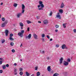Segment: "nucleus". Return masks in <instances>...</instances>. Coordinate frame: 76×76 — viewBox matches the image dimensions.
Segmentation results:
<instances>
[{
	"label": "nucleus",
	"mask_w": 76,
	"mask_h": 76,
	"mask_svg": "<svg viewBox=\"0 0 76 76\" xmlns=\"http://www.w3.org/2000/svg\"><path fill=\"white\" fill-rule=\"evenodd\" d=\"M7 23V20H6L4 23L1 24L2 27H5V26H6V25Z\"/></svg>",
	"instance_id": "f257e3e1"
},
{
	"label": "nucleus",
	"mask_w": 76,
	"mask_h": 76,
	"mask_svg": "<svg viewBox=\"0 0 76 76\" xmlns=\"http://www.w3.org/2000/svg\"><path fill=\"white\" fill-rule=\"evenodd\" d=\"M14 75H18V69L14 68Z\"/></svg>",
	"instance_id": "f03ea898"
},
{
	"label": "nucleus",
	"mask_w": 76,
	"mask_h": 76,
	"mask_svg": "<svg viewBox=\"0 0 76 76\" xmlns=\"http://www.w3.org/2000/svg\"><path fill=\"white\" fill-rule=\"evenodd\" d=\"M39 4L42 8H43V7H44V4H42V1H39Z\"/></svg>",
	"instance_id": "7ed1b4c3"
},
{
	"label": "nucleus",
	"mask_w": 76,
	"mask_h": 76,
	"mask_svg": "<svg viewBox=\"0 0 76 76\" xmlns=\"http://www.w3.org/2000/svg\"><path fill=\"white\" fill-rule=\"evenodd\" d=\"M64 65L66 66H68L69 65V63L66 61H64Z\"/></svg>",
	"instance_id": "20e7f679"
},
{
	"label": "nucleus",
	"mask_w": 76,
	"mask_h": 76,
	"mask_svg": "<svg viewBox=\"0 0 76 76\" xmlns=\"http://www.w3.org/2000/svg\"><path fill=\"white\" fill-rule=\"evenodd\" d=\"M33 36L35 39H38V36L37 34H35V33H34Z\"/></svg>",
	"instance_id": "39448f33"
},
{
	"label": "nucleus",
	"mask_w": 76,
	"mask_h": 76,
	"mask_svg": "<svg viewBox=\"0 0 76 76\" xmlns=\"http://www.w3.org/2000/svg\"><path fill=\"white\" fill-rule=\"evenodd\" d=\"M62 48L63 50H64V48H66V49H67V47H66L65 45L64 44L62 46Z\"/></svg>",
	"instance_id": "423d86ee"
},
{
	"label": "nucleus",
	"mask_w": 76,
	"mask_h": 76,
	"mask_svg": "<svg viewBox=\"0 0 76 76\" xmlns=\"http://www.w3.org/2000/svg\"><path fill=\"white\" fill-rule=\"evenodd\" d=\"M31 38V34H29L28 35V36H27L26 37V39H28V38H29V39H30Z\"/></svg>",
	"instance_id": "0eeeda50"
},
{
	"label": "nucleus",
	"mask_w": 76,
	"mask_h": 76,
	"mask_svg": "<svg viewBox=\"0 0 76 76\" xmlns=\"http://www.w3.org/2000/svg\"><path fill=\"white\" fill-rule=\"evenodd\" d=\"M22 13H20L18 14L17 16L18 18H20V16H22Z\"/></svg>",
	"instance_id": "6e6552de"
},
{
	"label": "nucleus",
	"mask_w": 76,
	"mask_h": 76,
	"mask_svg": "<svg viewBox=\"0 0 76 76\" xmlns=\"http://www.w3.org/2000/svg\"><path fill=\"white\" fill-rule=\"evenodd\" d=\"M47 70L48 72H50V71H51V66H48V67Z\"/></svg>",
	"instance_id": "1a4fd4ad"
},
{
	"label": "nucleus",
	"mask_w": 76,
	"mask_h": 76,
	"mask_svg": "<svg viewBox=\"0 0 76 76\" xmlns=\"http://www.w3.org/2000/svg\"><path fill=\"white\" fill-rule=\"evenodd\" d=\"M18 35L19 36H20L21 37H23V34H22V33H21V32H19L18 34Z\"/></svg>",
	"instance_id": "9d476101"
},
{
	"label": "nucleus",
	"mask_w": 76,
	"mask_h": 76,
	"mask_svg": "<svg viewBox=\"0 0 76 76\" xmlns=\"http://www.w3.org/2000/svg\"><path fill=\"white\" fill-rule=\"evenodd\" d=\"M6 36H8V34L9 33V31L7 30H6L5 31Z\"/></svg>",
	"instance_id": "9b49d317"
},
{
	"label": "nucleus",
	"mask_w": 76,
	"mask_h": 76,
	"mask_svg": "<svg viewBox=\"0 0 76 76\" xmlns=\"http://www.w3.org/2000/svg\"><path fill=\"white\" fill-rule=\"evenodd\" d=\"M63 58H61L59 59L60 64H61V63H62V62H63Z\"/></svg>",
	"instance_id": "f8f14e48"
},
{
	"label": "nucleus",
	"mask_w": 76,
	"mask_h": 76,
	"mask_svg": "<svg viewBox=\"0 0 76 76\" xmlns=\"http://www.w3.org/2000/svg\"><path fill=\"white\" fill-rule=\"evenodd\" d=\"M64 7V4L63 3H62L61 6V9H62V8H63Z\"/></svg>",
	"instance_id": "ddd939ff"
},
{
	"label": "nucleus",
	"mask_w": 76,
	"mask_h": 76,
	"mask_svg": "<svg viewBox=\"0 0 76 76\" xmlns=\"http://www.w3.org/2000/svg\"><path fill=\"white\" fill-rule=\"evenodd\" d=\"M56 18H59V19H61V17L60 16V15H56Z\"/></svg>",
	"instance_id": "4468645a"
},
{
	"label": "nucleus",
	"mask_w": 76,
	"mask_h": 76,
	"mask_svg": "<svg viewBox=\"0 0 76 76\" xmlns=\"http://www.w3.org/2000/svg\"><path fill=\"white\" fill-rule=\"evenodd\" d=\"M43 23L44 24H47L48 23V20H45L44 21Z\"/></svg>",
	"instance_id": "2eb2a0df"
},
{
	"label": "nucleus",
	"mask_w": 76,
	"mask_h": 76,
	"mask_svg": "<svg viewBox=\"0 0 76 76\" xmlns=\"http://www.w3.org/2000/svg\"><path fill=\"white\" fill-rule=\"evenodd\" d=\"M59 12L61 14L63 13V10L62 9L60 10H59Z\"/></svg>",
	"instance_id": "dca6fc26"
},
{
	"label": "nucleus",
	"mask_w": 76,
	"mask_h": 76,
	"mask_svg": "<svg viewBox=\"0 0 76 76\" xmlns=\"http://www.w3.org/2000/svg\"><path fill=\"white\" fill-rule=\"evenodd\" d=\"M41 74V73L39 72H37V76H40V75Z\"/></svg>",
	"instance_id": "f3484780"
},
{
	"label": "nucleus",
	"mask_w": 76,
	"mask_h": 76,
	"mask_svg": "<svg viewBox=\"0 0 76 76\" xmlns=\"http://www.w3.org/2000/svg\"><path fill=\"white\" fill-rule=\"evenodd\" d=\"M27 22V23L28 24H29V23H32V22L31 21L29 20H26Z\"/></svg>",
	"instance_id": "a211bd4d"
},
{
	"label": "nucleus",
	"mask_w": 76,
	"mask_h": 76,
	"mask_svg": "<svg viewBox=\"0 0 76 76\" xmlns=\"http://www.w3.org/2000/svg\"><path fill=\"white\" fill-rule=\"evenodd\" d=\"M2 67L4 70L6 69V65H4L2 66Z\"/></svg>",
	"instance_id": "6ab92c4d"
},
{
	"label": "nucleus",
	"mask_w": 76,
	"mask_h": 76,
	"mask_svg": "<svg viewBox=\"0 0 76 76\" xmlns=\"http://www.w3.org/2000/svg\"><path fill=\"white\" fill-rule=\"evenodd\" d=\"M25 7L24 4H22V9H25Z\"/></svg>",
	"instance_id": "aec40b11"
},
{
	"label": "nucleus",
	"mask_w": 76,
	"mask_h": 76,
	"mask_svg": "<svg viewBox=\"0 0 76 76\" xmlns=\"http://www.w3.org/2000/svg\"><path fill=\"white\" fill-rule=\"evenodd\" d=\"M20 26H21V27H22L23 26V24L22 22L20 23Z\"/></svg>",
	"instance_id": "412c9836"
},
{
	"label": "nucleus",
	"mask_w": 76,
	"mask_h": 76,
	"mask_svg": "<svg viewBox=\"0 0 76 76\" xmlns=\"http://www.w3.org/2000/svg\"><path fill=\"white\" fill-rule=\"evenodd\" d=\"M13 6L15 7H17V6H18V4L15 3L14 4Z\"/></svg>",
	"instance_id": "4be33fe9"
},
{
	"label": "nucleus",
	"mask_w": 76,
	"mask_h": 76,
	"mask_svg": "<svg viewBox=\"0 0 76 76\" xmlns=\"http://www.w3.org/2000/svg\"><path fill=\"white\" fill-rule=\"evenodd\" d=\"M10 45L11 46H13V45H14V43L11 42Z\"/></svg>",
	"instance_id": "5701e85b"
},
{
	"label": "nucleus",
	"mask_w": 76,
	"mask_h": 76,
	"mask_svg": "<svg viewBox=\"0 0 76 76\" xmlns=\"http://www.w3.org/2000/svg\"><path fill=\"white\" fill-rule=\"evenodd\" d=\"M23 72H20V76H22L23 75Z\"/></svg>",
	"instance_id": "b1692460"
},
{
	"label": "nucleus",
	"mask_w": 76,
	"mask_h": 76,
	"mask_svg": "<svg viewBox=\"0 0 76 76\" xmlns=\"http://www.w3.org/2000/svg\"><path fill=\"white\" fill-rule=\"evenodd\" d=\"M66 23H64L63 24V26L64 27V28H66Z\"/></svg>",
	"instance_id": "393cba45"
},
{
	"label": "nucleus",
	"mask_w": 76,
	"mask_h": 76,
	"mask_svg": "<svg viewBox=\"0 0 76 76\" xmlns=\"http://www.w3.org/2000/svg\"><path fill=\"white\" fill-rule=\"evenodd\" d=\"M26 75H27V76H29V74L28 72H26Z\"/></svg>",
	"instance_id": "a878e982"
},
{
	"label": "nucleus",
	"mask_w": 76,
	"mask_h": 76,
	"mask_svg": "<svg viewBox=\"0 0 76 76\" xmlns=\"http://www.w3.org/2000/svg\"><path fill=\"white\" fill-rule=\"evenodd\" d=\"M1 20L2 21H3V22H4V21L5 20V18H4L3 17L2 18Z\"/></svg>",
	"instance_id": "bb28decb"
},
{
	"label": "nucleus",
	"mask_w": 76,
	"mask_h": 76,
	"mask_svg": "<svg viewBox=\"0 0 76 76\" xmlns=\"http://www.w3.org/2000/svg\"><path fill=\"white\" fill-rule=\"evenodd\" d=\"M10 40H11V41H13V40H14V39H13V38H12V37H10Z\"/></svg>",
	"instance_id": "cd10ccee"
},
{
	"label": "nucleus",
	"mask_w": 76,
	"mask_h": 76,
	"mask_svg": "<svg viewBox=\"0 0 76 76\" xmlns=\"http://www.w3.org/2000/svg\"><path fill=\"white\" fill-rule=\"evenodd\" d=\"M13 34H10V37H13Z\"/></svg>",
	"instance_id": "c85d7f7f"
},
{
	"label": "nucleus",
	"mask_w": 76,
	"mask_h": 76,
	"mask_svg": "<svg viewBox=\"0 0 76 76\" xmlns=\"http://www.w3.org/2000/svg\"><path fill=\"white\" fill-rule=\"evenodd\" d=\"M21 34L23 35V33H24V30H22L21 31Z\"/></svg>",
	"instance_id": "c756f323"
},
{
	"label": "nucleus",
	"mask_w": 76,
	"mask_h": 76,
	"mask_svg": "<svg viewBox=\"0 0 76 76\" xmlns=\"http://www.w3.org/2000/svg\"><path fill=\"white\" fill-rule=\"evenodd\" d=\"M23 70V69L22 68H20V69H19V71L20 72H22Z\"/></svg>",
	"instance_id": "7c9ffc66"
},
{
	"label": "nucleus",
	"mask_w": 76,
	"mask_h": 76,
	"mask_svg": "<svg viewBox=\"0 0 76 76\" xmlns=\"http://www.w3.org/2000/svg\"><path fill=\"white\" fill-rule=\"evenodd\" d=\"M42 38H44V37H45V34H42Z\"/></svg>",
	"instance_id": "2f4dec72"
},
{
	"label": "nucleus",
	"mask_w": 76,
	"mask_h": 76,
	"mask_svg": "<svg viewBox=\"0 0 76 76\" xmlns=\"http://www.w3.org/2000/svg\"><path fill=\"white\" fill-rule=\"evenodd\" d=\"M59 46H60V45H56V48H58V47H59Z\"/></svg>",
	"instance_id": "473e14b6"
},
{
	"label": "nucleus",
	"mask_w": 76,
	"mask_h": 76,
	"mask_svg": "<svg viewBox=\"0 0 76 76\" xmlns=\"http://www.w3.org/2000/svg\"><path fill=\"white\" fill-rule=\"evenodd\" d=\"M55 27H56V28L57 29V28H58V27H59V26L58 25H56L55 26Z\"/></svg>",
	"instance_id": "72a5a7b5"
},
{
	"label": "nucleus",
	"mask_w": 76,
	"mask_h": 76,
	"mask_svg": "<svg viewBox=\"0 0 76 76\" xmlns=\"http://www.w3.org/2000/svg\"><path fill=\"white\" fill-rule=\"evenodd\" d=\"M67 61L68 62H70V59H69V58H68L67 59Z\"/></svg>",
	"instance_id": "f704fd0d"
},
{
	"label": "nucleus",
	"mask_w": 76,
	"mask_h": 76,
	"mask_svg": "<svg viewBox=\"0 0 76 76\" xmlns=\"http://www.w3.org/2000/svg\"><path fill=\"white\" fill-rule=\"evenodd\" d=\"M24 12H25V10L24 9H22V13L23 14L24 13Z\"/></svg>",
	"instance_id": "c9c22d12"
},
{
	"label": "nucleus",
	"mask_w": 76,
	"mask_h": 76,
	"mask_svg": "<svg viewBox=\"0 0 76 76\" xmlns=\"http://www.w3.org/2000/svg\"><path fill=\"white\" fill-rule=\"evenodd\" d=\"M52 15V11L50 12V14H49V16Z\"/></svg>",
	"instance_id": "e433bc0d"
},
{
	"label": "nucleus",
	"mask_w": 76,
	"mask_h": 76,
	"mask_svg": "<svg viewBox=\"0 0 76 76\" xmlns=\"http://www.w3.org/2000/svg\"><path fill=\"white\" fill-rule=\"evenodd\" d=\"M5 42V40H2V43L3 44V43H4V42Z\"/></svg>",
	"instance_id": "4c0bfd02"
},
{
	"label": "nucleus",
	"mask_w": 76,
	"mask_h": 76,
	"mask_svg": "<svg viewBox=\"0 0 76 76\" xmlns=\"http://www.w3.org/2000/svg\"><path fill=\"white\" fill-rule=\"evenodd\" d=\"M12 53H15V50L14 49H12Z\"/></svg>",
	"instance_id": "58836bf2"
},
{
	"label": "nucleus",
	"mask_w": 76,
	"mask_h": 76,
	"mask_svg": "<svg viewBox=\"0 0 76 76\" xmlns=\"http://www.w3.org/2000/svg\"><path fill=\"white\" fill-rule=\"evenodd\" d=\"M73 32L75 33H76V29H74L73 30Z\"/></svg>",
	"instance_id": "ea45409f"
},
{
	"label": "nucleus",
	"mask_w": 76,
	"mask_h": 76,
	"mask_svg": "<svg viewBox=\"0 0 76 76\" xmlns=\"http://www.w3.org/2000/svg\"><path fill=\"white\" fill-rule=\"evenodd\" d=\"M38 70V67H35V70Z\"/></svg>",
	"instance_id": "a19ab883"
},
{
	"label": "nucleus",
	"mask_w": 76,
	"mask_h": 76,
	"mask_svg": "<svg viewBox=\"0 0 76 76\" xmlns=\"http://www.w3.org/2000/svg\"><path fill=\"white\" fill-rule=\"evenodd\" d=\"M6 66L7 67H8L9 66V64H7L6 65Z\"/></svg>",
	"instance_id": "79ce46f5"
},
{
	"label": "nucleus",
	"mask_w": 76,
	"mask_h": 76,
	"mask_svg": "<svg viewBox=\"0 0 76 76\" xmlns=\"http://www.w3.org/2000/svg\"><path fill=\"white\" fill-rule=\"evenodd\" d=\"M0 73H3V70H0Z\"/></svg>",
	"instance_id": "37998d69"
},
{
	"label": "nucleus",
	"mask_w": 76,
	"mask_h": 76,
	"mask_svg": "<svg viewBox=\"0 0 76 76\" xmlns=\"http://www.w3.org/2000/svg\"><path fill=\"white\" fill-rule=\"evenodd\" d=\"M38 10H43V9H42V8H39L38 9Z\"/></svg>",
	"instance_id": "c03bdc74"
},
{
	"label": "nucleus",
	"mask_w": 76,
	"mask_h": 76,
	"mask_svg": "<svg viewBox=\"0 0 76 76\" xmlns=\"http://www.w3.org/2000/svg\"><path fill=\"white\" fill-rule=\"evenodd\" d=\"M47 38H48V39H50V36H48V35H47Z\"/></svg>",
	"instance_id": "a18cd8bd"
},
{
	"label": "nucleus",
	"mask_w": 76,
	"mask_h": 76,
	"mask_svg": "<svg viewBox=\"0 0 76 76\" xmlns=\"http://www.w3.org/2000/svg\"><path fill=\"white\" fill-rule=\"evenodd\" d=\"M2 64V61H0V65Z\"/></svg>",
	"instance_id": "49530a36"
},
{
	"label": "nucleus",
	"mask_w": 76,
	"mask_h": 76,
	"mask_svg": "<svg viewBox=\"0 0 76 76\" xmlns=\"http://www.w3.org/2000/svg\"><path fill=\"white\" fill-rule=\"evenodd\" d=\"M45 51L43 50V51H42V53L43 54H44V53H45Z\"/></svg>",
	"instance_id": "de8ad7c7"
},
{
	"label": "nucleus",
	"mask_w": 76,
	"mask_h": 76,
	"mask_svg": "<svg viewBox=\"0 0 76 76\" xmlns=\"http://www.w3.org/2000/svg\"><path fill=\"white\" fill-rule=\"evenodd\" d=\"M37 18L38 19H39V16H37Z\"/></svg>",
	"instance_id": "09e8293b"
},
{
	"label": "nucleus",
	"mask_w": 76,
	"mask_h": 76,
	"mask_svg": "<svg viewBox=\"0 0 76 76\" xmlns=\"http://www.w3.org/2000/svg\"><path fill=\"white\" fill-rule=\"evenodd\" d=\"M55 31L56 32H58V30L56 29Z\"/></svg>",
	"instance_id": "8fccbe9b"
},
{
	"label": "nucleus",
	"mask_w": 76,
	"mask_h": 76,
	"mask_svg": "<svg viewBox=\"0 0 76 76\" xmlns=\"http://www.w3.org/2000/svg\"><path fill=\"white\" fill-rule=\"evenodd\" d=\"M14 66H17V64H16V63H15L14 64Z\"/></svg>",
	"instance_id": "3c124183"
},
{
	"label": "nucleus",
	"mask_w": 76,
	"mask_h": 76,
	"mask_svg": "<svg viewBox=\"0 0 76 76\" xmlns=\"http://www.w3.org/2000/svg\"><path fill=\"white\" fill-rule=\"evenodd\" d=\"M47 60H49L50 59V57H48L46 58Z\"/></svg>",
	"instance_id": "603ef678"
},
{
	"label": "nucleus",
	"mask_w": 76,
	"mask_h": 76,
	"mask_svg": "<svg viewBox=\"0 0 76 76\" xmlns=\"http://www.w3.org/2000/svg\"><path fill=\"white\" fill-rule=\"evenodd\" d=\"M27 30L28 31H29V27H28L27 28Z\"/></svg>",
	"instance_id": "864d4df0"
},
{
	"label": "nucleus",
	"mask_w": 76,
	"mask_h": 76,
	"mask_svg": "<svg viewBox=\"0 0 76 76\" xmlns=\"http://www.w3.org/2000/svg\"><path fill=\"white\" fill-rule=\"evenodd\" d=\"M40 6H41L40 4V5H38L37 7H38L39 8V7H40Z\"/></svg>",
	"instance_id": "5fc2aeb1"
},
{
	"label": "nucleus",
	"mask_w": 76,
	"mask_h": 76,
	"mask_svg": "<svg viewBox=\"0 0 76 76\" xmlns=\"http://www.w3.org/2000/svg\"><path fill=\"white\" fill-rule=\"evenodd\" d=\"M22 47V44L21 43V45L20 46V47Z\"/></svg>",
	"instance_id": "6e6d98bb"
},
{
	"label": "nucleus",
	"mask_w": 76,
	"mask_h": 76,
	"mask_svg": "<svg viewBox=\"0 0 76 76\" xmlns=\"http://www.w3.org/2000/svg\"><path fill=\"white\" fill-rule=\"evenodd\" d=\"M52 40H53L52 39H50V41H52Z\"/></svg>",
	"instance_id": "4d7b16f0"
},
{
	"label": "nucleus",
	"mask_w": 76,
	"mask_h": 76,
	"mask_svg": "<svg viewBox=\"0 0 76 76\" xmlns=\"http://www.w3.org/2000/svg\"><path fill=\"white\" fill-rule=\"evenodd\" d=\"M31 76H35L34 74H33L32 75H31Z\"/></svg>",
	"instance_id": "13d9d810"
},
{
	"label": "nucleus",
	"mask_w": 76,
	"mask_h": 76,
	"mask_svg": "<svg viewBox=\"0 0 76 76\" xmlns=\"http://www.w3.org/2000/svg\"><path fill=\"white\" fill-rule=\"evenodd\" d=\"M57 14H58V15H60V13L58 12Z\"/></svg>",
	"instance_id": "bf43d9fd"
},
{
	"label": "nucleus",
	"mask_w": 76,
	"mask_h": 76,
	"mask_svg": "<svg viewBox=\"0 0 76 76\" xmlns=\"http://www.w3.org/2000/svg\"><path fill=\"white\" fill-rule=\"evenodd\" d=\"M3 3H1V5H3Z\"/></svg>",
	"instance_id": "052dcab7"
},
{
	"label": "nucleus",
	"mask_w": 76,
	"mask_h": 76,
	"mask_svg": "<svg viewBox=\"0 0 76 76\" xmlns=\"http://www.w3.org/2000/svg\"><path fill=\"white\" fill-rule=\"evenodd\" d=\"M38 23H41V21H38Z\"/></svg>",
	"instance_id": "680f3d73"
},
{
	"label": "nucleus",
	"mask_w": 76,
	"mask_h": 76,
	"mask_svg": "<svg viewBox=\"0 0 76 76\" xmlns=\"http://www.w3.org/2000/svg\"><path fill=\"white\" fill-rule=\"evenodd\" d=\"M1 60H2V58H0V61Z\"/></svg>",
	"instance_id": "e2e57ef3"
},
{
	"label": "nucleus",
	"mask_w": 76,
	"mask_h": 76,
	"mask_svg": "<svg viewBox=\"0 0 76 76\" xmlns=\"http://www.w3.org/2000/svg\"><path fill=\"white\" fill-rule=\"evenodd\" d=\"M21 29H23V27H21Z\"/></svg>",
	"instance_id": "0e129e2a"
},
{
	"label": "nucleus",
	"mask_w": 76,
	"mask_h": 76,
	"mask_svg": "<svg viewBox=\"0 0 76 76\" xmlns=\"http://www.w3.org/2000/svg\"><path fill=\"white\" fill-rule=\"evenodd\" d=\"M42 41H44V39H42Z\"/></svg>",
	"instance_id": "69168bd1"
},
{
	"label": "nucleus",
	"mask_w": 76,
	"mask_h": 76,
	"mask_svg": "<svg viewBox=\"0 0 76 76\" xmlns=\"http://www.w3.org/2000/svg\"><path fill=\"white\" fill-rule=\"evenodd\" d=\"M53 71H52L51 72V73H53Z\"/></svg>",
	"instance_id": "338daca9"
},
{
	"label": "nucleus",
	"mask_w": 76,
	"mask_h": 76,
	"mask_svg": "<svg viewBox=\"0 0 76 76\" xmlns=\"http://www.w3.org/2000/svg\"><path fill=\"white\" fill-rule=\"evenodd\" d=\"M20 60L21 61H22V60L20 59Z\"/></svg>",
	"instance_id": "774afa93"
}]
</instances>
